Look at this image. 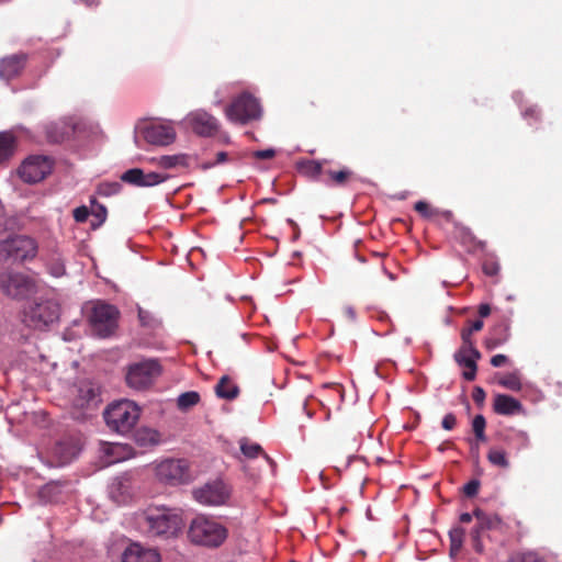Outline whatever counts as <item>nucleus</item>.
<instances>
[{"label": "nucleus", "mask_w": 562, "mask_h": 562, "mask_svg": "<svg viewBox=\"0 0 562 562\" xmlns=\"http://www.w3.org/2000/svg\"><path fill=\"white\" fill-rule=\"evenodd\" d=\"M355 180H357V176L347 167L338 170L326 169L323 178L324 183L330 187H346Z\"/></svg>", "instance_id": "4be33fe9"}, {"label": "nucleus", "mask_w": 562, "mask_h": 562, "mask_svg": "<svg viewBox=\"0 0 562 562\" xmlns=\"http://www.w3.org/2000/svg\"><path fill=\"white\" fill-rule=\"evenodd\" d=\"M509 338V324L503 322L493 327L488 337L485 339V347L490 350L505 344Z\"/></svg>", "instance_id": "5701e85b"}, {"label": "nucleus", "mask_w": 562, "mask_h": 562, "mask_svg": "<svg viewBox=\"0 0 562 562\" xmlns=\"http://www.w3.org/2000/svg\"><path fill=\"white\" fill-rule=\"evenodd\" d=\"M443 215L446 218H450L452 216L451 212H449V211L443 212Z\"/></svg>", "instance_id": "680f3d73"}, {"label": "nucleus", "mask_w": 562, "mask_h": 562, "mask_svg": "<svg viewBox=\"0 0 562 562\" xmlns=\"http://www.w3.org/2000/svg\"><path fill=\"white\" fill-rule=\"evenodd\" d=\"M122 562H161L160 552L139 542H131L122 552Z\"/></svg>", "instance_id": "dca6fc26"}, {"label": "nucleus", "mask_w": 562, "mask_h": 562, "mask_svg": "<svg viewBox=\"0 0 562 562\" xmlns=\"http://www.w3.org/2000/svg\"><path fill=\"white\" fill-rule=\"evenodd\" d=\"M104 452L109 456L108 463H115L131 457V449L121 443H108Z\"/></svg>", "instance_id": "bb28decb"}, {"label": "nucleus", "mask_w": 562, "mask_h": 562, "mask_svg": "<svg viewBox=\"0 0 562 562\" xmlns=\"http://www.w3.org/2000/svg\"><path fill=\"white\" fill-rule=\"evenodd\" d=\"M47 270L53 277H61L65 274V265L59 257H54L47 262Z\"/></svg>", "instance_id": "f704fd0d"}, {"label": "nucleus", "mask_w": 562, "mask_h": 562, "mask_svg": "<svg viewBox=\"0 0 562 562\" xmlns=\"http://www.w3.org/2000/svg\"><path fill=\"white\" fill-rule=\"evenodd\" d=\"M493 409L496 414L504 416L519 415L525 413L521 403L515 397L506 394H496L494 396Z\"/></svg>", "instance_id": "aec40b11"}, {"label": "nucleus", "mask_w": 562, "mask_h": 562, "mask_svg": "<svg viewBox=\"0 0 562 562\" xmlns=\"http://www.w3.org/2000/svg\"><path fill=\"white\" fill-rule=\"evenodd\" d=\"M90 202H91V204H93V205H94V204H95V199H94V198H92V199L90 200Z\"/></svg>", "instance_id": "0e129e2a"}, {"label": "nucleus", "mask_w": 562, "mask_h": 562, "mask_svg": "<svg viewBox=\"0 0 562 562\" xmlns=\"http://www.w3.org/2000/svg\"><path fill=\"white\" fill-rule=\"evenodd\" d=\"M200 401V395L198 392H194V391H190V392H186V393H182L181 395H179L178 400H177V404H178V407L180 409H188L194 405H196Z\"/></svg>", "instance_id": "7c9ffc66"}, {"label": "nucleus", "mask_w": 562, "mask_h": 562, "mask_svg": "<svg viewBox=\"0 0 562 562\" xmlns=\"http://www.w3.org/2000/svg\"><path fill=\"white\" fill-rule=\"evenodd\" d=\"M0 286L7 295L14 299H23L34 291L32 280L21 273H2Z\"/></svg>", "instance_id": "ddd939ff"}, {"label": "nucleus", "mask_w": 562, "mask_h": 562, "mask_svg": "<svg viewBox=\"0 0 562 562\" xmlns=\"http://www.w3.org/2000/svg\"><path fill=\"white\" fill-rule=\"evenodd\" d=\"M479 488L480 482L477 480H471L463 486V493L469 497H473L477 494Z\"/></svg>", "instance_id": "37998d69"}, {"label": "nucleus", "mask_w": 562, "mask_h": 562, "mask_svg": "<svg viewBox=\"0 0 562 562\" xmlns=\"http://www.w3.org/2000/svg\"><path fill=\"white\" fill-rule=\"evenodd\" d=\"M53 169V162L45 156H31L23 161L19 169L21 179L29 183H36L45 179Z\"/></svg>", "instance_id": "f8f14e48"}, {"label": "nucleus", "mask_w": 562, "mask_h": 562, "mask_svg": "<svg viewBox=\"0 0 562 562\" xmlns=\"http://www.w3.org/2000/svg\"><path fill=\"white\" fill-rule=\"evenodd\" d=\"M15 138L10 132L0 133V162L7 160L14 153Z\"/></svg>", "instance_id": "cd10ccee"}, {"label": "nucleus", "mask_w": 562, "mask_h": 562, "mask_svg": "<svg viewBox=\"0 0 562 562\" xmlns=\"http://www.w3.org/2000/svg\"><path fill=\"white\" fill-rule=\"evenodd\" d=\"M140 408L132 401L123 400L111 404L104 412V419L109 428L125 434L137 423Z\"/></svg>", "instance_id": "20e7f679"}, {"label": "nucleus", "mask_w": 562, "mask_h": 562, "mask_svg": "<svg viewBox=\"0 0 562 562\" xmlns=\"http://www.w3.org/2000/svg\"><path fill=\"white\" fill-rule=\"evenodd\" d=\"M138 318L143 326H146V327L154 326L155 318L153 317V315L149 312L139 308Z\"/></svg>", "instance_id": "c03bdc74"}, {"label": "nucleus", "mask_w": 562, "mask_h": 562, "mask_svg": "<svg viewBox=\"0 0 562 562\" xmlns=\"http://www.w3.org/2000/svg\"><path fill=\"white\" fill-rule=\"evenodd\" d=\"M189 157L186 154L165 155L154 158L153 161L164 169H172L176 167H187Z\"/></svg>", "instance_id": "a878e982"}, {"label": "nucleus", "mask_w": 562, "mask_h": 562, "mask_svg": "<svg viewBox=\"0 0 562 562\" xmlns=\"http://www.w3.org/2000/svg\"><path fill=\"white\" fill-rule=\"evenodd\" d=\"M457 425V418L453 414L449 413L445 415L441 422V426L446 430H452Z\"/></svg>", "instance_id": "a18cd8bd"}, {"label": "nucleus", "mask_w": 562, "mask_h": 562, "mask_svg": "<svg viewBox=\"0 0 562 562\" xmlns=\"http://www.w3.org/2000/svg\"><path fill=\"white\" fill-rule=\"evenodd\" d=\"M89 214V209L86 205L78 206L72 211V216L77 223L86 222Z\"/></svg>", "instance_id": "ea45409f"}, {"label": "nucleus", "mask_w": 562, "mask_h": 562, "mask_svg": "<svg viewBox=\"0 0 562 562\" xmlns=\"http://www.w3.org/2000/svg\"><path fill=\"white\" fill-rule=\"evenodd\" d=\"M139 529L148 537L171 538L182 529L184 521L179 508L149 507L138 517Z\"/></svg>", "instance_id": "f257e3e1"}, {"label": "nucleus", "mask_w": 562, "mask_h": 562, "mask_svg": "<svg viewBox=\"0 0 562 562\" xmlns=\"http://www.w3.org/2000/svg\"><path fill=\"white\" fill-rule=\"evenodd\" d=\"M58 318L59 305L49 299L32 302L21 313V322L34 330H44Z\"/></svg>", "instance_id": "7ed1b4c3"}, {"label": "nucleus", "mask_w": 562, "mask_h": 562, "mask_svg": "<svg viewBox=\"0 0 562 562\" xmlns=\"http://www.w3.org/2000/svg\"><path fill=\"white\" fill-rule=\"evenodd\" d=\"M485 427H486V422H485L484 416L476 415L472 420V429H473V432H474L477 441L483 442L486 440Z\"/></svg>", "instance_id": "2f4dec72"}, {"label": "nucleus", "mask_w": 562, "mask_h": 562, "mask_svg": "<svg viewBox=\"0 0 562 562\" xmlns=\"http://www.w3.org/2000/svg\"><path fill=\"white\" fill-rule=\"evenodd\" d=\"M138 441H148L150 445H157L159 442V434L153 429H143L137 435Z\"/></svg>", "instance_id": "e433bc0d"}, {"label": "nucleus", "mask_w": 562, "mask_h": 562, "mask_svg": "<svg viewBox=\"0 0 562 562\" xmlns=\"http://www.w3.org/2000/svg\"><path fill=\"white\" fill-rule=\"evenodd\" d=\"M88 4L91 5V4H94L97 3V0H87Z\"/></svg>", "instance_id": "e2e57ef3"}, {"label": "nucleus", "mask_w": 562, "mask_h": 562, "mask_svg": "<svg viewBox=\"0 0 562 562\" xmlns=\"http://www.w3.org/2000/svg\"><path fill=\"white\" fill-rule=\"evenodd\" d=\"M307 169L313 175H318L324 178V172L326 169L323 168L322 164L318 161H310L307 165Z\"/></svg>", "instance_id": "09e8293b"}, {"label": "nucleus", "mask_w": 562, "mask_h": 562, "mask_svg": "<svg viewBox=\"0 0 562 562\" xmlns=\"http://www.w3.org/2000/svg\"><path fill=\"white\" fill-rule=\"evenodd\" d=\"M117 310L106 303L94 304L90 314V324L92 330L99 337H108L115 330L117 326Z\"/></svg>", "instance_id": "9d476101"}, {"label": "nucleus", "mask_w": 562, "mask_h": 562, "mask_svg": "<svg viewBox=\"0 0 562 562\" xmlns=\"http://www.w3.org/2000/svg\"><path fill=\"white\" fill-rule=\"evenodd\" d=\"M451 551H459L463 543L464 529L457 527L449 532Z\"/></svg>", "instance_id": "72a5a7b5"}, {"label": "nucleus", "mask_w": 562, "mask_h": 562, "mask_svg": "<svg viewBox=\"0 0 562 562\" xmlns=\"http://www.w3.org/2000/svg\"><path fill=\"white\" fill-rule=\"evenodd\" d=\"M415 211L426 218H431L439 213L437 210L431 209L430 205L425 201L416 202Z\"/></svg>", "instance_id": "4c0bfd02"}, {"label": "nucleus", "mask_w": 562, "mask_h": 562, "mask_svg": "<svg viewBox=\"0 0 562 562\" xmlns=\"http://www.w3.org/2000/svg\"><path fill=\"white\" fill-rule=\"evenodd\" d=\"M507 357L505 355H495L491 359V364L495 368L502 367L506 363Z\"/></svg>", "instance_id": "603ef678"}, {"label": "nucleus", "mask_w": 562, "mask_h": 562, "mask_svg": "<svg viewBox=\"0 0 562 562\" xmlns=\"http://www.w3.org/2000/svg\"><path fill=\"white\" fill-rule=\"evenodd\" d=\"M72 394V405L76 409L74 416L77 419L90 416L101 403L100 390L90 381H82L75 385Z\"/></svg>", "instance_id": "423d86ee"}, {"label": "nucleus", "mask_w": 562, "mask_h": 562, "mask_svg": "<svg viewBox=\"0 0 562 562\" xmlns=\"http://www.w3.org/2000/svg\"><path fill=\"white\" fill-rule=\"evenodd\" d=\"M345 311H346V314H347L350 318H355L356 313H355V310H353L352 307L348 306V307H346V308H345Z\"/></svg>", "instance_id": "13d9d810"}, {"label": "nucleus", "mask_w": 562, "mask_h": 562, "mask_svg": "<svg viewBox=\"0 0 562 562\" xmlns=\"http://www.w3.org/2000/svg\"><path fill=\"white\" fill-rule=\"evenodd\" d=\"M56 487H57V485L49 484V485H47V486L45 487L44 492H46V491H53V490H55Z\"/></svg>", "instance_id": "052dcab7"}, {"label": "nucleus", "mask_w": 562, "mask_h": 562, "mask_svg": "<svg viewBox=\"0 0 562 562\" xmlns=\"http://www.w3.org/2000/svg\"><path fill=\"white\" fill-rule=\"evenodd\" d=\"M160 371L158 361L153 359L143 360L130 366L126 382L133 389L143 390L155 381Z\"/></svg>", "instance_id": "9b49d317"}, {"label": "nucleus", "mask_w": 562, "mask_h": 562, "mask_svg": "<svg viewBox=\"0 0 562 562\" xmlns=\"http://www.w3.org/2000/svg\"><path fill=\"white\" fill-rule=\"evenodd\" d=\"M487 460L494 467H498L502 469L509 468L508 456L504 448L492 447L487 452Z\"/></svg>", "instance_id": "c85d7f7f"}, {"label": "nucleus", "mask_w": 562, "mask_h": 562, "mask_svg": "<svg viewBox=\"0 0 562 562\" xmlns=\"http://www.w3.org/2000/svg\"><path fill=\"white\" fill-rule=\"evenodd\" d=\"M239 447L246 459L251 460L262 457L267 462L272 463L271 458L265 452L259 443L252 442L247 438H241L239 440Z\"/></svg>", "instance_id": "b1692460"}, {"label": "nucleus", "mask_w": 562, "mask_h": 562, "mask_svg": "<svg viewBox=\"0 0 562 562\" xmlns=\"http://www.w3.org/2000/svg\"><path fill=\"white\" fill-rule=\"evenodd\" d=\"M454 235L457 238H460L462 243H471L474 239L471 231L463 225H456Z\"/></svg>", "instance_id": "58836bf2"}, {"label": "nucleus", "mask_w": 562, "mask_h": 562, "mask_svg": "<svg viewBox=\"0 0 562 562\" xmlns=\"http://www.w3.org/2000/svg\"><path fill=\"white\" fill-rule=\"evenodd\" d=\"M499 266L496 262H485L483 265V271L487 276H495L498 273Z\"/></svg>", "instance_id": "8fccbe9b"}, {"label": "nucleus", "mask_w": 562, "mask_h": 562, "mask_svg": "<svg viewBox=\"0 0 562 562\" xmlns=\"http://www.w3.org/2000/svg\"><path fill=\"white\" fill-rule=\"evenodd\" d=\"M3 250L15 261L32 259L37 254L36 241L27 236H15L3 244Z\"/></svg>", "instance_id": "4468645a"}, {"label": "nucleus", "mask_w": 562, "mask_h": 562, "mask_svg": "<svg viewBox=\"0 0 562 562\" xmlns=\"http://www.w3.org/2000/svg\"><path fill=\"white\" fill-rule=\"evenodd\" d=\"M255 156L259 159H270L274 156V150L273 149L258 150L255 153Z\"/></svg>", "instance_id": "864d4df0"}, {"label": "nucleus", "mask_w": 562, "mask_h": 562, "mask_svg": "<svg viewBox=\"0 0 562 562\" xmlns=\"http://www.w3.org/2000/svg\"><path fill=\"white\" fill-rule=\"evenodd\" d=\"M228 161V154L226 151H218L215 156V160L212 162H206L205 168H212L216 165H221Z\"/></svg>", "instance_id": "49530a36"}, {"label": "nucleus", "mask_w": 562, "mask_h": 562, "mask_svg": "<svg viewBox=\"0 0 562 562\" xmlns=\"http://www.w3.org/2000/svg\"><path fill=\"white\" fill-rule=\"evenodd\" d=\"M225 115L228 121L245 125L261 117V106L252 94L243 92L226 106Z\"/></svg>", "instance_id": "39448f33"}, {"label": "nucleus", "mask_w": 562, "mask_h": 562, "mask_svg": "<svg viewBox=\"0 0 562 562\" xmlns=\"http://www.w3.org/2000/svg\"><path fill=\"white\" fill-rule=\"evenodd\" d=\"M485 391L481 386H475L472 392V398L477 405H483L485 401Z\"/></svg>", "instance_id": "de8ad7c7"}, {"label": "nucleus", "mask_w": 562, "mask_h": 562, "mask_svg": "<svg viewBox=\"0 0 562 562\" xmlns=\"http://www.w3.org/2000/svg\"><path fill=\"white\" fill-rule=\"evenodd\" d=\"M186 121L192 131L200 136H212L220 126L216 117L203 110L189 113Z\"/></svg>", "instance_id": "2eb2a0df"}, {"label": "nucleus", "mask_w": 562, "mask_h": 562, "mask_svg": "<svg viewBox=\"0 0 562 562\" xmlns=\"http://www.w3.org/2000/svg\"><path fill=\"white\" fill-rule=\"evenodd\" d=\"M484 326V323L483 321L481 319H476L474 322L471 323V325L468 327L469 330H471V333H475V331H480Z\"/></svg>", "instance_id": "5fc2aeb1"}, {"label": "nucleus", "mask_w": 562, "mask_h": 562, "mask_svg": "<svg viewBox=\"0 0 562 562\" xmlns=\"http://www.w3.org/2000/svg\"><path fill=\"white\" fill-rule=\"evenodd\" d=\"M168 178L169 176L166 173L155 171L145 172L139 168L128 169L121 176L122 181L136 187L158 186L165 182Z\"/></svg>", "instance_id": "f3484780"}, {"label": "nucleus", "mask_w": 562, "mask_h": 562, "mask_svg": "<svg viewBox=\"0 0 562 562\" xmlns=\"http://www.w3.org/2000/svg\"><path fill=\"white\" fill-rule=\"evenodd\" d=\"M491 314V306L488 304H481L479 306V315L481 317H487Z\"/></svg>", "instance_id": "6e6d98bb"}, {"label": "nucleus", "mask_w": 562, "mask_h": 562, "mask_svg": "<svg viewBox=\"0 0 562 562\" xmlns=\"http://www.w3.org/2000/svg\"><path fill=\"white\" fill-rule=\"evenodd\" d=\"M139 138L151 145L167 146L173 143L176 131L169 124L144 122L135 128V140L138 142Z\"/></svg>", "instance_id": "1a4fd4ad"}, {"label": "nucleus", "mask_w": 562, "mask_h": 562, "mask_svg": "<svg viewBox=\"0 0 562 562\" xmlns=\"http://www.w3.org/2000/svg\"><path fill=\"white\" fill-rule=\"evenodd\" d=\"M512 440L516 443L518 450L527 449L530 446V439L526 431L518 430L513 434Z\"/></svg>", "instance_id": "c9c22d12"}, {"label": "nucleus", "mask_w": 562, "mask_h": 562, "mask_svg": "<svg viewBox=\"0 0 562 562\" xmlns=\"http://www.w3.org/2000/svg\"><path fill=\"white\" fill-rule=\"evenodd\" d=\"M26 63L25 54H14L0 60V78L10 80L20 75Z\"/></svg>", "instance_id": "412c9836"}, {"label": "nucleus", "mask_w": 562, "mask_h": 562, "mask_svg": "<svg viewBox=\"0 0 562 562\" xmlns=\"http://www.w3.org/2000/svg\"><path fill=\"white\" fill-rule=\"evenodd\" d=\"M122 186L119 182H103L97 188V193L101 196H111L117 194Z\"/></svg>", "instance_id": "473e14b6"}, {"label": "nucleus", "mask_w": 562, "mask_h": 562, "mask_svg": "<svg viewBox=\"0 0 562 562\" xmlns=\"http://www.w3.org/2000/svg\"><path fill=\"white\" fill-rule=\"evenodd\" d=\"M192 496L195 502L203 506H225L231 499L232 487L223 480H214L194 488Z\"/></svg>", "instance_id": "0eeeda50"}, {"label": "nucleus", "mask_w": 562, "mask_h": 562, "mask_svg": "<svg viewBox=\"0 0 562 562\" xmlns=\"http://www.w3.org/2000/svg\"><path fill=\"white\" fill-rule=\"evenodd\" d=\"M525 115H526V116H527V115H536V116H537V115H538V111H537V109H529V110H527V111L525 112Z\"/></svg>", "instance_id": "bf43d9fd"}, {"label": "nucleus", "mask_w": 562, "mask_h": 562, "mask_svg": "<svg viewBox=\"0 0 562 562\" xmlns=\"http://www.w3.org/2000/svg\"><path fill=\"white\" fill-rule=\"evenodd\" d=\"M93 214L95 217H98L100 220V222H104L105 218H106V209L104 205H101V204H97L95 205V209L93 211Z\"/></svg>", "instance_id": "3c124183"}, {"label": "nucleus", "mask_w": 562, "mask_h": 562, "mask_svg": "<svg viewBox=\"0 0 562 562\" xmlns=\"http://www.w3.org/2000/svg\"><path fill=\"white\" fill-rule=\"evenodd\" d=\"M158 481L172 486L190 482V463L186 459H166L155 467Z\"/></svg>", "instance_id": "6e6552de"}, {"label": "nucleus", "mask_w": 562, "mask_h": 562, "mask_svg": "<svg viewBox=\"0 0 562 562\" xmlns=\"http://www.w3.org/2000/svg\"><path fill=\"white\" fill-rule=\"evenodd\" d=\"M481 353L477 349L460 348L454 359L459 366L464 367L467 370L463 371L462 375L467 381H473L476 376V360L480 359Z\"/></svg>", "instance_id": "6ab92c4d"}, {"label": "nucleus", "mask_w": 562, "mask_h": 562, "mask_svg": "<svg viewBox=\"0 0 562 562\" xmlns=\"http://www.w3.org/2000/svg\"><path fill=\"white\" fill-rule=\"evenodd\" d=\"M228 537V529L216 518L200 514L195 516L188 528L189 540L205 548H218Z\"/></svg>", "instance_id": "f03ea898"}, {"label": "nucleus", "mask_w": 562, "mask_h": 562, "mask_svg": "<svg viewBox=\"0 0 562 562\" xmlns=\"http://www.w3.org/2000/svg\"><path fill=\"white\" fill-rule=\"evenodd\" d=\"M514 562H544L541 557L536 552H525L514 560Z\"/></svg>", "instance_id": "a19ab883"}, {"label": "nucleus", "mask_w": 562, "mask_h": 562, "mask_svg": "<svg viewBox=\"0 0 562 562\" xmlns=\"http://www.w3.org/2000/svg\"><path fill=\"white\" fill-rule=\"evenodd\" d=\"M216 395L225 400H234L239 393L238 386L232 381L231 378L224 375L221 378L215 387Z\"/></svg>", "instance_id": "393cba45"}, {"label": "nucleus", "mask_w": 562, "mask_h": 562, "mask_svg": "<svg viewBox=\"0 0 562 562\" xmlns=\"http://www.w3.org/2000/svg\"><path fill=\"white\" fill-rule=\"evenodd\" d=\"M461 338H462V346H461V348H469L470 351H471V349H476L474 347V342L472 340V333H471V330H469L468 328H463L461 330Z\"/></svg>", "instance_id": "79ce46f5"}, {"label": "nucleus", "mask_w": 562, "mask_h": 562, "mask_svg": "<svg viewBox=\"0 0 562 562\" xmlns=\"http://www.w3.org/2000/svg\"><path fill=\"white\" fill-rule=\"evenodd\" d=\"M473 516H474V514L472 515L469 513H463L460 516V521L463 524H469V522H471Z\"/></svg>", "instance_id": "4d7b16f0"}, {"label": "nucleus", "mask_w": 562, "mask_h": 562, "mask_svg": "<svg viewBox=\"0 0 562 562\" xmlns=\"http://www.w3.org/2000/svg\"><path fill=\"white\" fill-rule=\"evenodd\" d=\"M497 382L501 386L514 392H519L522 389V383L518 371L502 375Z\"/></svg>", "instance_id": "c756f323"}, {"label": "nucleus", "mask_w": 562, "mask_h": 562, "mask_svg": "<svg viewBox=\"0 0 562 562\" xmlns=\"http://www.w3.org/2000/svg\"><path fill=\"white\" fill-rule=\"evenodd\" d=\"M474 517L476 518V526L471 532L473 548L477 553L483 552V543L481 541V532L484 530L496 528L499 524V518L496 515H488L481 509L474 510Z\"/></svg>", "instance_id": "a211bd4d"}]
</instances>
